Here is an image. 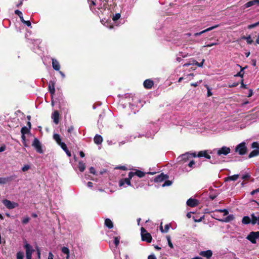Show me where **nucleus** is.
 I'll use <instances>...</instances> for the list:
<instances>
[{"label": "nucleus", "mask_w": 259, "mask_h": 259, "mask_svg": "<svg viewBox=\"0 0 259 259\" xmlns=\"http://www.w3.org/2000/svg\"><path fill=\"white\" fill-rule=\"evenodd\" d=\"M192 157H196V154L195 153H190L189 152H187L185 154H182L179 156L177 159V164L179 165H181L180 168L181 169L184 166L187 165V163L189 161L190 158Z\"/></svg>", "instance_id": "obj_1"}, {"label": "nucleus", "mask_w": 259, "mask_h": 259, "mask_svg": "<svg viewBox=\"0 0 259 259\" xmlns=\"http://www.w3.org/2000/svg\"><path fill=\"white\" fill-rule=\"evenodd\" d=\"M218 212H224V215H227L229 213V211L226 209H216L213 213V218L215 219L222 222H229L232 220H233L234 218L233 214H230L228 215L226 218L224 219H220L217 218L218 215L217 213Z\"/></svg>", "instance_id": "obj_2"}, {"label": "nucleus", "mask_w": 259, "mask_h": 259, "mask_svg": "<svg viewBox=\"0 0 259 259\" xmlns=\"http://www.w3.org/2000/svg\"><path fill=\"white\" fill-rule=\"evenodd\" d=\"M24 247L26 250V259H32V254L34 251L33 247L25 241L24 242Z\"/></svg>", "instance_id": "obj_3"}, {"label": "nucleus", "mask_w": 259, "mask_h": 259, "mask_svg": "<svg viewBox=\"0 0 259 259\" xmlns=\"http://www.w3.org/2000/svg\"><path fill=\"white\" fill-rule=\"evenodd\" d=\"M251 148L255 149L252 151L248 155V158H251L259 155V143L254 142L251 144Z\"/></svg>", "instance_id": "obj_4"}, {"label": "nucleus", "mask_w": 259, "mask_h": 259, "mask_svg": "<svg viewBox=\"0 0 259 259\" xmlns=\"http://www.w3.org/2000/svg\"><path fill=\"white\" fill-rule=\"evenodd\" d=\"M216 151L217 155L221 156H226L230 153L231 149L229 147L226 146H223L221 148L215 149L213 150V152Z\"/></svg>", "instance_id": "obj_5"}, {"label": "nucleus", "mask_w": 259, "mask_h": 259, "mask_svg": "<svg viewBox=\"0 0 259 259\" xmlns=\"http://www.w3.org/2000/svg\"><path fill=\"white\" fill-rule=\"evenodd\" d=\"M259 238V231L251 232L246 237V239L252 243H256V239Z\"/></svg>", "instance_id": "obj_6"}, {"label": "nucleus", "mask_w": 259, "mask_h": 259, "mask_svg": "<svg viewBox=\"0 0 259 259\" xmlns=\"http://www.w3.org/2000/svg\"><path fill=\"white\" fill-rule=\"evenodd\" d=\"M141 231L142 240L144 241H146L148 243L151 242L152 241V236L151 234L147 233L146 230L143 227L141 228Z\"/></svg>", "instance_id": "obj_7"}, {"label": "nucleus", "mask_w": 259, "mask_h": 259, "mask_svg": "<svg viewBox=\"0 0 259 259\" xmlns=\"http://www.w3.org/2000/svg\"><path fill=\"white\" fill-rule=\"evenodd\" d=\"M247 148L245 142H242L238 144L236 148L235 151L238 152L240 155H243L246 154Z\"/></svg>", "instance_id": "obj_8"}, {"label": "nucleus", "mask_w": 259, "mask_h": 259, "mask_svg": "<svg viewBox=\"0 0 259 259\" xmlns=\"http://www.w3.org/2000/svg\"><path fill=\"white\" fill-rule=\"evenodd\" d=\"M3 204L9 209L15 208L19 206V204L17 202L11 201L8 199H4L2 201Z\"/></svg>", "instance_id": "obj_9"}, {"label": "nucleus", "mask_w": 259, "mask_h": 259, "mask_svg": "<svg viewBox=\"0 0 259 259\" xmlns=\"http://www.w3.org/2000/svg\"><path fill=\"white\" fill-rule=\"evenodd\" d=\"M32 146L35 149L36 151L39 153H42L43 150L41 148V145L39 140L37 138H34Z\"/></svg>", "instance_id": "obj_10"}, {"label": "nucleus", "mask_w": 259, "mask_h": 259, "mask_svg": "<svg viewBox=\"0 0 259 259\" xmlns=\"http://www.w3.org/2000/svg\"><path fill=\"white\" fill-rule=\"evenodd\" d=\"M145 172L141 170L136 169L135 171L129 172L128 176L130 177V179H132L135 176H137L139 178H141L145 176Z\"/></svg>", "instance_id": "obj_11"}, {"label": "nucleus", "mask_w": 259, "mask_h": 259, "mask_svg": "<svg viewBox=\"0 0 259 259\" xmlns=\"http://www.w3.org/2000/svg\"><path fill=\"white\" fill-rule=\"evenodd\" d=\"M195 162L193 160H190L187 163V165L182 167L181 169L184 172H188L191 170L192 168L194 167Z\"/></svg>", "instance_id": "obj_12"}, {"label": "nucleus", "mask_w": 259, "mask_h": 259, "mask_svg": "<svg viewBox=\"0 0 259 259\" xmlns=\"http://www.w3.org/2000/svg\"><path fill=\"white\" fill-rule=\"evenodd\" d=\"M132 179H130V177L128 176V178L122 179L120 180L119 182V186L120 187H122L124 188L126 187L127 186H131V180Z\"/></svg>", "instance_id": "obj_13"}, {"label": "nucleus", "mask_w": 259, "mask_h": 259, "mask_svg": "<svg viewBox=\"0 0 259 259\" xmlns=\"http://www.w3.org/2000/svg\"><path fill=\"white\" fill-rule=\"evenodd\" d=\"M16 178V176L15 175L5 178L0 177V184H5L7 183L10 182L14 180Z\"/></svg>", "instance_id": "obj_14"}, {"label": "nucleus", "mask_w": 259, "mask_h": 259, "mask_svg": "<svg viewBox=\"0 0 259 259\" xmlns=\"http://www.w3.org/2000/svg\"><path fill=\"white\" fill-rule=\"evenodd\" d=\"M168 177L166 175L161 173L155 177L154 182L157 183L161 182L167 179Z\"/></svg>", "instance_id": "obj_15"}, {"label": "nucleus", "mask_w": 259, "mask_h": 259, "mask_svg": "<svg viewBox=\"0 0 259 259\" xmlns=\"http://www.w3.org/2000/svg\"><path fill=\"white\" fill-rule=\"evenodd\" d=\"M186 204L190 207H195L198 205L199 202L197 199L191 198L187 201Z\"/></svg>", "instance_id": "obj_16"}, {"label": "nucleus", "mask_w": 259, "mask_h": 259, "mask_svg": "<svg viewBox=\"0 0 259 259\" xmlns=\"http://www.w3.org/2000/svg\"><path fill=\"white\" fill-rule=\"evenodd\" d=\"M199 255L206 257L207 259H210L212 255V251L210 250L201 251L200 252Z\"/></svg>", "instance_id": "obj_17"}, {"label": "nucleus", "mask_w": 259, "mask_h": 259, "mask_svg": "<svg viewBox=\"0 0 259 259\" xmlns=\"http://www.w3.org/2000/svg\"><path fill=\"white\" fill-rule=\"evenodd\" d=\"M219 25H215L214 26H211V27H210L203 31H201L199 32H196V33H195L194 34V36L196 37V36H199L200 35H201L202 34L204 33H205V32H208L210 30H212L213 29H214V28H217L218 27H219Z\"/></svg>", "instance_id": "obj_18"}, {"label": "nucleus", "mask_w": 259, "mask_h": 259, "mask_svg": "<svg viewBox=\"0 0 259 259\" xmlns=\"http://www.w3.org/2000/svg\"><path fill=\"white\" fill-rule=\"evenodd\" d=\"M252 217V225L257 224L259 225V212L253 213L250 215Z\"/></svg>", "instance_id": "obj_19"}, {"label": "nucleus", "mask_w": 259, "mask_h": 259, "mask_svg": "<svg viewBox=\"0 0 259 259\" xmlns=\"http://www.w3.org/2000/svg\"><path fill=\"white\" fill-rule=\"evenodd\" d=\"M144 87L147 89H150L154 85L153 81L150 79H146L144 81Z\"/></svg>", "instance_id": "obj_20"}, {"label": "nucleus", "mask_w": 259, "mask_h": 259, "mask_svg": "<svg viewBox=\"0 0 259 259\" xmlns=\"http://www.w3.org/2000/svg\"><path fill=\"white\" fill-rule=\"evenodd\" d=\"M254 5L259 6V0H252V1H249L248 2H247V3H246L244 5V7L245 8H249L250 7H251V6H254Z\"/></svg>", "instance_id": "obj_21"}, {"label": "nucleus", "mask_w": 259, "mask_h": 259, "mask_svg": "<svg viewBox=\"0 0 259 259\" xmlns=\"http://www.w3.org/2000/svg\"><path fill=\"white\" fill-rule=\"evenodd\" d=\"M53 121L56 124H58L59 121V113L58 111H55L52 115Z\"/></svg>", "instance_id": "obj_22"}, {"label": "nucleus", "mask_w": 259, "mask_h": 259, "mask_svg": "<svg viewBox=\"0 0 259 259\" xmlns=\"http://www.w3.org/2000/svg\"><path fill=\"white\" fill-rule=\"evenodd\" d=\"M52 66L54 70L59 71L60 69V65L59 62L55 59L52 58Z\"/></svg>", "instance_id": "obj_23"}, {"label": "nucleus", "mask_w": 259, "mask_h": 259, "mask_svg": "<svg viewBox=\"0 0 259 259\" xmlns=\"http://www.w3.org/2000/svg\"><path fill=\"white\" fill-rule=\"evenodd\" d=\"M196 156L198 157H204L208 159H210L211 158L210 156L208 154L207 151L206 150L201 151L199 152Z\"/></svg>", "instance_id": "obj_24"}, {"label": "nucleus", "mask_w": 259, "mask_h": 259, "mask_svg": "<svg viewBox=\"0 0 259 259\" xmlns=\"http://www.w3.org/2000/svg\"><path fill=\"white\" fill-rule=\"evenodd\" d=\"M252 217H251L250 218L249 216H244L242 218V223L243 224H245V225H247L249 224H252Z\"/></svg>", "instance_id": "obj_25"}, {"label": "nucleus", "mask_w": 259, "mask_h": 259, "mask_svg": "<svg viewBox=\"0 0 259 259\" xmlns=\"http://www.w3.org/2000/svg\"><path fill=\"white\" fill-rule=\"evenodd\" d=\"M53 139L56 142V143L60 146L61 147V145L62 143H64L61 141V138L60 136L58 134H54L53 135Z\"/></svg>", "instance_id": "obj_26"}, {"label": "nucleus", "mask_w": 259, "mask_h": 259, "mask_svg": "<svg viewBox=\"0 0 259 259\" xmlns=\"http://www.w3.org/2000/svg\"><path fill=\"white\" fill-rule=\"evenodd\" d=\"M49 90L50 93L53 95L55 93V82L54 81L51 80L49 83Z\"/></svg>", "instance_id": "obj_27"}, {"label": "nucleus", "mask_w": 259, "mask_h": 259, "mask_svg": "<svg viewBox=\"0 0 259 259\" xmlns=\"http://www.w3.org/2000/svg\"><path fill=\"white\" fill-rule=\"evenodd\" d=\"M94 142L96 144H101L103 141V138L101 136L99 135H96L94 137Z\"/></svg>", "instance_id": "obj_28"}, {"label": "nucleus", "mask_w": 259, "mask_h": 259, "mask_svg": "<svg viewBox=\"0 0 259 259\" xmlns=\"http://www.w3.org/2000/svg\"><path fill=\"white\" fill-rule=\"evenodd\" d=\"M237 66L239 67H240L241 68V70L240 71L238 72L236 75H235L234 76H239V77H243V75H244V70L247 68V66H245V67H242L240 65L238 64Z\"/></svg>", "instance_id": "obj_29"}, {"label": "nucleus", "mask_w": 259, "mask_h": 259, "mask_svg": "<svg viewBox=\"0 0 259 259\" xmlns=\"http://www.w3.org/2000/svg\"><path fill=\"white\" fill-rule=\"evenodd\" d=\"M105 225L109 229H111L113 227V222L109 219H106L105 220Z\"/></svg>", "instance_id": "obj_30"}, {"label": "nucleus", "mask_w": 259, "mask_h": 259, "mask_svg": "<svg viewBox=\"0 0 259 259\" xmlns=\"http://www.w3.org/2000/svg\"><path fill=\"white\" fill-rule=\"evenodd\" d=\"M61 148L65 152V153L68 156H69V157L71 156V153L68 150L67 147L66 145L65 144V143L62 144Z\"/></svg>", "instance_id": "obj_31"}, {"label": "nucleus", "mask_w": 259, "mask_h": 259, "mask_svg": "<svg viewBox=\"0 0 259 259\" xmlns=\"http://www.w3.org/2000/svg\"><path fill=\"white\" fill-rule=\"evenodd\" d=\"M78 168L79 169V170L81 171V172H82L84 170L85 168V163L81 161H79L78 162Z\"/></svg>", "instance_id": "obj_32"}, {"label": "nucleus", "mask_w": 259, "mask_h": 259, "mask_svg": "<svg viewBox=\"0 0 259 259\" xmlns=\"http://www.w3.org/2000/svg\"><path fill=\"white\" fill-rule=\"evenodd\" d=\"M239 176V175H234L231 176H229L227 178L226 181H236L238 179Z\"/></svg>", "instance_id": "obj_33"}, {"label": "nucleus", "mask_w": 259, "mask_h": 259, "mask_svg": "<svg viewBox=\"0 0 259 259\" xmlns=\"http://www.w3.org/2000/svg\"><path fill=\"white\" fill-rule=\"evenodd\" d=\"M29 128L26 126L23 127L21 130V133L22 135H25L26 134H28L30 132Z\"/></svg>", "instance_id": "obj_34"}, {"label": "nucleus", "mask_w": 259, "mask_h": 259, "mask_svg": "<svg viewBox=\"0 0 259 259\" xmlns=\"http://www.w3.org/2000/svg\"><path fill=\"white\" fill-rule=\"evenodd\" d=\"M242 38L245 39L248 44H251L253 42V40L251 39L250 35H248L247 36H243Z\"/></svg>", "instance_id": "obj_35"}, {"label": "nucleus", "mask_w": 259, "mask_h": 259, "mask_svg": "<svg viewBox=\"0 0 259 259\" xmlns=\"http://www.w3.org/2000/svg\"><path fill=\"white\" fill-rule=\"evenodd\" d=\"M169 229V225L166 224L164 226V229H163L162 227L161 226L160 227V230L161 232L166 233L168 232V230Z\"/></svg>", "instance_id": "obj_36"}, {"label": "nucleus", "mask_w": 259, "mask_h": 259, "mask_svg": "<svg viewBox=\"0 0 259 259\" xmlns=\"http://www.w3.org/2000/svg\"><path fill=\"white\" fill-rule=\"evenodd\" d=\"M61 251L62 253L64 254H65L66 255H69L70 254V251L68 247H63L62 248Z\"/></svg>", "instance_id": "obj_37"}, {"label": "nucleus", "mask_w": 259, "mask_h": 259, "mask_svg": "<svg viewBox=\"0 0 259 259\" xmlns=\"http://www.w3.org/2000/svg\"><path fill=\"white\" fill-rule=\"evenodd\" d=\"M113 238H114V243L115 244V246L117 247L119 243V241H120V238L119 236H115Z\"/></svg>", "instance_id": "obj_38"}, {"label": "nucleus", "mask_w": 259, "mask_h": 259, "mask_svg": "<svg viewBox=\"0 0 259 259\" xmlns=\"http://www.w3.org/2000/svg\"><path fill=\"white\" fill-rule=\"evenodd\" d=\"M17 259H23L24 253L21 251H18L16 254Z\"/></svg>", "instance_id": "obj_39"}, {"label": "nucleus", "mask_w": 259, "mask_h": 259, "mask_svg": "<svg viewBox=\"0 0 259 259\" xmlns=\"http://www.w3.org/2000/svg\"><path fill=\"white\" fill-rule=\"evenodd\" d=\"M120 14L119 13H116L115 15L113 16L112 20L114 21H116L118 20L120 18Z\"/></svg>", "instance_id": "obj_40"}, {"label": "nucleus", "mask_w": 259, "mask_h": 259, "mask_svg": "<svg viewBox=\"0 0 259 259\" xmlns=\"http://www.w3.org/2000/svg\"><path fill=\"white\" fill-rule=\"evenodd\" d=\"M250 178V175L248 173H246L242 175L241 178L244 180H248Z\"/></svg>", "instance_id": "obj_41"}, {"label": "nucleus", "mask_w": 259, "mask_h": 259, "mask_svg": "<svg viewBox=\"0 0 259 259\" xmlns=\"http://www.w3.org/2000/svg\"><path fill=\"white\" fill-rule=\"evenodd\" d=\"M172 184V182L169 180H166L164 183L162 185V187L169 186Z\"/></svg>", "instance_id": "obj_42"}, {"label": "nucleus", "mask_w": 259, "mask_h": 259, "mask_svg": "<svg viewBox=\"0 0 259 259\" xmlns=\"http://www.w3.org/2000/svg\"><path fill=\"white\" fill-rule=\"evenodd\" d=\"M30 221V218L28 217H26L24 218L22 220V223L23 224H27Z\"/></svg>", "instance_id": "obj_43"}, {"label": "nucleus", "mask_w": 259, "mask_h": 259, "mask_svg": "<svg viewBox=\"0 0 259 259\" xmlns=\"http://www.w3.org/2000/svg\"><path fill=\"white\" fill-rule=\"evenodd\" d=\"M259 25V21L258 22H257L254 24H250V25H249L248 26V29H252L257 26H258Z\"/></svg>", "instance_id": "obj_44"}, {"label": "nucleus", "mask_w": 259, "mask_h": 259, "mask_svg": "<svg viewBox=\"0 0 259 259\" xmlns=\"http://www.w3.org/2000/svg\"><path fill=\"white\" fill-rule=\"evenodd\" d=\"M167 242H168V246L171 248H174V246L171 242V240H170V237L169 236H167Z\"/></svg>", "instance_id": "obj_45"}, {"label": "nucleus", "mask_w": 259, "mask_h": 259, "mask_svg": "<svg viewBox=\"0 0 259 259\" xmlns=\"http://www.w3.org/2000/svg\"><path fill=\"white\" fill-rule=\"evenodd\" d=\"M201 82H202V80H199L198 81H197L196 82L191 83V85L193 86V87H196L198 86Z\"/></svg>", "instance_id": "obj_46"}, {"label": "nucleus", "mask_w": 259, "mask_h": 259, "mask_svg": "<svg viewBox=\"0 0 259 259\" xmlns=\"http://www.w3.org/2000/svg\"><path fill=\"white\" fill-rule=\"evenodd\" d=\"M30 168V166L29 165H25L22 168V170L23 171H26L28 170Z\"/></svg>", "instance_id": "obj_47"}, {"label": "nucleus", "mask_w": 259, "mask_h": 259, "mask_svg": "<svg viewBox=\"0 0 259 259\" xmlns=\"http://www.w3.org/2000/svg\"><path fill=\"white\" fill-rule=\"evenodd\" d=\"M204 62V59H203L202 62L199 63L198 62H196L195 64L199 67H202L203 66V63Z\"/></svg>", "instance_id": "obj_48"}, {"label": "nucleus", "mask_w": 259, "mask_h": 259, "mask_svg": "<svg viewBox=\"0 0 259 259\" xmlns=\"http://www.w3.org/2000/svg\"><path fill=\"white\" fill-rule=\"evenodd\" d=\"M23 23L25 24L26 25H27L28 27H31V23L30 21L29 20H28V21L25 20L23 22Z\"/></svg>", "instance_id": "obj_49"}, {"label": "nucleus", "mask_w": 259, "mask_h": 259, "mask_svg": "<svg viewBox=\"0 0 259 259\" xmlns=\"http://www.w3.org/2000/svg\"><path fill=\"white\" fill-rule=\"evenodd\" d=\"M207 90V96L210 97L212 95V93L210 91V89H209V87L207 85H206Z\"/></svg>", "instance_id": "obj_50"}, {"label": "nucleus", "mask_w": 259, "mask_h": 259, "mask_svg": "<svg viewBox=\"0 0 259 259\" xmlns=\"http://www.w3.org/2000/svg\"><path fill=\"white\" fill-rule=\"evenodd\" d=\"M239 84L238 82H234L232 84H229L228 87L229 88H233V87H236Z\"/></svg>", "instance_id": "obj_51"}, {"label": "nucleus", "mask_w": 259, "mask_h": 259, "mask_svg": "<svg viewBox=\"0 0 259 259\" xmlns=\"http://www.w3.org/2000/svg\"><path fill=\"white\" fill-rule=\"evenodd\" d=\"M90 173H91V174H94V175H95V174H96V170H95V169L94 168V167H92H92H91L90 168Z\"/></svg>", "instance_id": "obj_52"}, {"label": "nucleus", "mask_w": 259, "mask_h": 259, "mask_svg": "<svg viewBox=\"0 0 259 259\" xmlns=\"http://www.w3.org/2000/svg\"><path fill=\"white\" fill-rule=\"evenodd\" d=\"M15 14L17 15L19 17L22 15V13L18 10H16L15 11Z\"/></svg>", "instance_id": "obj_53"}, {"label": "nucleus", "mask_w": 259, "mask_h": 259, "mask_svg": "<svg viewBox=\"0 0 259 259\" xmlns=\"http://www.w3.org/2000/svg\"><path fill=\"white\" fill-rule=\"evenodd\" d=\"M218 42H213V43H211V44H208L206 46H204V47H211L213 46H214V45H218Z\"/></svg>", "instance_id": "obj_54"}, {"label": "nucleus", "mask_w": 259, "mask_h": 259, "mask_svg": "<svg viewBox=\"0 0 259 259\" xmlns=\"http://www.w3.org/2000/svg\"><path fill=\"white\" fill-rule=\"evenodd\" d=\"M73 130H74V127L73 126H70L68 128L67 132L69 133H71Z\"/></svg>", "instance_id": "obj_55"}, {"label": "nucleus", "mask_w": 259, "mask_h": 259, "mask_svg": "<svg viewBox=\"0 0 259 259\" xmlns=\"http://www.w3.org/2000/svg\"><path fill=\"white\" fill-rule=\"evenodd\" d=\"M21 138H22V141H23V144H24L25 146H26V144H25V139H26V137L25 136V135H22L21 136Z\"/></svg>", "instance_id": "obj_56"}, {"label": "nucleus", "mask_w": 259, "mask_h": 259, "mask_svg": "<svg viewBox=\"0 0 259 259\" xmlns=\"http://www.w3.org/2000/svg\"><path fill=\"white\" fill-rule=\"evenodd\" d=\"M148 259H156V257L155 255L151 254L148 256Z\"/></svg>", "instance_id": "obj_57"}, {"label": "nucleus", "mask_w": 259, "mask_h": 259, "mask_svg": "<svg viewBox=\"0 0 259 259\" xmlns=\"http://www.w3.org/2000/svg\"><path fill=\"white\" fill-rule=\"evenodd\" d=\"M54 255L51 252L49 253L48 258V259H53Z\"/></svg>", "instance_id": "obj_58"}, {"label": "nucleus", "mask_w": 259, "mask_h": 259, "mask_svg": "<svg viewBox=\"0 0 259 259\" xmlns=\"http://www.w3.org/2000/svg\"><path fill=\"white\" fill-rule=\"evenodd\" d=\"M241 88H243V89H246L247 88V86L246 84H244L243 83V80H241Z\"/></svg>", "instance_id": "obj_59"}, {"label": "nucleus", "mask_w": 259, "mask_h": 259, "mask_svg": "<svg viewBox=\"0 0 259 259\" xmlns=\"http://www.w3.org/2000/svg\"><path fill=\"white\" fill-rule=\"evenodd\" d=\"M6 150L5 145H3L0 147V152H2Z\"/></svg>", "instance_id": "obj_60"}, {"label": "nucleus", "mask_w": 259, "mask_h": 259, "mask_svg": "<svg viewBox=\"0 0 259 259\" xmlns=\"http://www.w3.org/2000/svg\"><path fill=\"white\" fill-rule=\"evenodd\" d=\"M87 186L89 187V188H92L93 186V183H92L91 182H88L87 183Z\"/></svg>", "instance_id": "obj_61"}, {"label": "nucleus", "mask_w": 259, "mask_h": 259, "mask_svg": "<svg viewBox=\"0 0 259 259\" xmlns=\"http://www.w3.org/2000/svg\"><path fill=\"white\" fill-rule=\"evenodd\" d=\"M92 5L93 6H95V3L94 2V1H92L91 2V3L90 4V9L92 11H93V9H92Z\"/></svg>", "instance_id": "obj_62"}, {"label": "nucleus", "mask_w": 259, "mask_h": 259, "mask_svg": "<svg viewBox=\"0 0 259 259\" xmlns=\"http://www.w3.org/2000/svg\"><path fill=\"white\" fill-rule=\"evenodd\" d=\"M34 42H34L35 44L38 45V44H40L41 40L39 39H37L34 40Z\"/></svg>", "instance_id": "obj_63"}, {"label": "nucleus", "mask_w": 259, "mask_h": 259, "mask_svg": "<svg viewBox=\"0 0 259 259\" xmlns=\"http://www.w3.org/2000/svg\"><path fill=\"white\" fill-rule=\"evenodd\" d=\"M59 73L61 75L62 78H65V74L62 71H59Z\"/></svg>", "instance_id": "obj_64"}]
</instances>
